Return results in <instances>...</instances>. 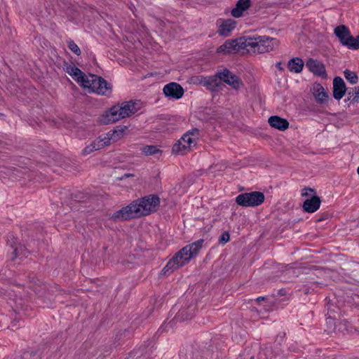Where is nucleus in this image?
Returning <instances> with one entry per match:
<instances>
[{"label":"nucleus","instance_id":"32","mask_svg":"<svg viewBox=\"0 0 359 359\" xmlns=\"http://www.w3.org/2000/svg\"><path fill=\"white\" fill-rule=\"evenodd\" d=\"M276 67L280 71L283 70V65L280 62L276 64Z\"/></svg>","mask_w":359,"mask_h":359},{"label":"nucleus","instance_id":"4","mask_svg":"<svg viewBox=\"0 0 359 359\" xmlns=\"http://www.w3.org/2000/svg\"><path fill=\"white\" fill-rule=\"evenodd\" d=\"M245 39L246 50L248 53H265L272 51L279 45L277 39L267 36H245Z\"/></svg>","mask_w":359,"mask_h":359},{"label":"nucleus","instance_id":"25","mask_svg":"<svg viewBox=\"0 0 359 359\" xmlns=\"http://www.w3.org/2000/svg\"><path fill=\"white\" fill-rule=\"evenodd\" d=\"M343 46H346L349 49L356 50L359 48V36L353 37L351 34L348 36V39L344 41Z\"/></svg>","mask_w":359,"mask_h":359},{"label":"nucleus","instance_id":"1","mask_svg":"<svg viewBox=\"0 0 359 359\" xmlns=\"http://www.w3.org/2000/svg\"><path fill=\"white\" fill-rule=\"evenodd\" d=\"M63 69L74 80L90 92L101 95H109L111 93L112 86L100 76L94 74L86 75L74 65L65 62Z\"/></svg>","mask_w":359,"mask_h":359},{"label":"nucleus","instance_id":"21","mask_svg":"<svg viewBox=\"0 0 359 359\" xmlns=\"http://www.w3.org/2000/svg\"><path fill=\"white\" fill-rule=\"evenodd\" d=\"M304 66V61L299 57H294L287 62V68L292 73H300Z\"/></svg>","mask_w":359,"mask_h":359},{"label":"nucleus","instance_id":"18","mask_svg":"<svg viewBox=\"0 0 359 359\" xmlns=\"http://www.w3.org/2000/svg\"><path fill=\"white\" fill-rule=\"evenodd\" d=\"M236 22L233 20H223L219 26L218 32L220 35L228 36L236 27Z\"/></svg>","mask_w":359,"mask_h":359},{"label":"nucleus","instance_id":"23","mask_svg":"<svg viewBox=\"0 0 359 359\" xmlns=\"http://www.w3.org/2000/svg\"><path fill=\"white\" fill-rule=\"evenodd\" d=\"M105 145L101 139L100 136L96 139L92 144L87 146L83 150V154H89L93 151L99 150L104 147Z\"/></svg>","mask_w":359,"mask_h":359},{"label":"nucleus","instance_id":"10","mask_svg":"<svg viewBox=\"0 0 359 359\" xmlns=\"http://www.w3.org/2000/svg\"><path fill=\"white\" fill-rule=\"evenodd\" d=\"M145 216L155 212L160 205V198L156 195H149L140 198Z\"/></svg>","mask_w":359,"mask_h":359},{"label":"nucleus","instance_id":"29","mask_svg":"<svg viewBox=\"0 0 359 359\" xmlns=\"http://www.w3.org/2000/svg\"><path fill=\"white\" fill-rule=\"evenodd\" d=\"M313 191V189L311 188H304L302 191V195L303 196H312Z\"/></svg>","mask_w":359,"mask_h":359},{"label":"nucleus","instance_id":"16","mask_svg":"<svg viewBox=\"0 0 359 359\" xmlns=\"http://www.w3.org/2000/svg\"><path fill=\"white\" fill-rule=\"evenodd\" d=\"M200 83L206 86L211 90H215L221 84V80L219 78L218 73L215 75L208 77H203L200 80Z\"/></svg>","mask_w":359,"mask_h":359},{"label":"nucleus","instance_id":"11","mask_svg":"<svg viewBox=\"0 0 359 359\" xmlns=\"http://www.w3.org/2000/svg\"><path fill=\"white\" fill-rule=\"evenodd\" d=\"M218 76L221 81H224L234 89H238L242 86V82L238 77L228 69H224L218 72Z\"/></svg>","mask_w":359,"mask_h":359},{"label":"nucleus","instance_id":"14","mask_svg":"<svg viewBox=\"0 0 359 359\" xmlns=\"http://www.w3.org/2000/svg\"><path fill=\"white\" fill-rule=\"evenodd\" d=\"M306 66L314 74L321 77L326 76L325 68L322 62L311 58L307 60Z\"/></svg>","mask_w":359,"mask_h":359},{"label":"nucleus","instance_id":"17","mask_svg":"<svg viewBox=\"0 0 359 359\" xmlns=\"http://www.w3.org/2000/svg\"><path fill=\"white\" fill-rule=\"evenodd\" d=\"M250 5V0H238L236 4V7L231 11V15L235 18L241 17L243 12L247 11Z\"/></svg>","mask_w":359,"mask_h":359},{"label":"nucleus","instance_id":"20","mask_svg":"<svg viewBox=\"0 0 359 359\" xmlns=\"http://www.w3.org/2000/svg\"><path fill=\"white\" fill-rule=\"evenodd\" d=\"M320 205V200L318 196H312L309 199H306L303 205V208L306 212H314Z\"/></svg>","mask_w":359,"mask_h":359},{"label":"nucleus","instance_id":"26","mask_svg":"<svg viewBox=\"0 0 359 359\" xmlns=\"http://www.w3.org/2000/svg\"><path fill=\"white\" fill-rule=\"evenodd\" d=\"M344 76L351 84H355L358 82L356 74L350 70L346 69L344 71Z\"/></svg>","mask_w":359,"mask_h":359},{"label":"nucleus","instance_id":"15","mask_svg":"<svg viewBox=\"0 0 359 359\" xmlns=\"http://www.w3.org/2000/svg\"><path fill=\"white\" fill-rule=\"evenodd\" d=\"M346 90V85L341 77H335L333 80V97L339 100L345 95Z\"/></svg>","mask_w":359,"mask_h":359},{"label":"nucleus","instance_id":"24","mask_svg":"<svg viewBox=\"0 0 359 359\" xmlns=\"http://www.w3.org/2000/svg\"><path fill=\"white\" fill-rule=\"evenodd\" d=\"M194 311L195 308L193 306L189 307L187 309H183L177 313L176 318L180 321L188 320L193 316Z\"/></svg>","mask_w":359,"mask_h":359},{"label":"nucleus","instance_id":"13","mask_svg":"<svg viewBox=\"0 0 359 359\" xmlns=\"http://www.w3.org/2000/svg\"><path fill=\"white\" fill-rule=\"evenodd\" d=\"M311 91L315 98V100L319 104H325L327 103L330 100V96L327 91L320 83H314L311 89Z\"/></svg>","mask_w":359,"mask_h":359},{"label":"nucleus","instance_id":"30","mask_svg":"<svg viewBox=\"0 0 359 359\" xmlns=\"http://www.w3.org/2000/svg\"><path fill=\"white\" fill-rule=\"evenodd\" d=\"M229 238H230V236H229V233L225 232V233H222V235L221 236L219 241L222 243H226V242H228L229 241Z\"/></svg>","mask_w":359,"mask_h":359},{"label":"nucleus","instance_id":"6","mask_svg":"<svg viewBox=\"0 0 359 359\" xmlns=\"http://www.w3.org/2000/svg\"><path fill=\"white\" fill-rule=\"evenodd\" d=\"M140 199L135 200L128 205L123 208L112 215L115 220H126L145 216Z\"/></svg>","mask_w":359,"mask_h":359},{"label":"nucleus","instance_id":"34","mask_svg":"<svg viewBox=\"0 0 359 359\" xmlns=\"http://www.w3.org/2000/svg\"><path fill=\"white\" fill-rule=\"evenodd\" d=\"M264 297H258V298L256 299V301L259 302L262 301V300H264Z\"/></svg>","mask_w":359,"mask_h":359},{"label":"nucleus","instance_id":"5","mask_svg":"<svg viewBox=\"0 0 359 359\" xmlns=\"http://www.w3.org/2000/svg\"><path fill=\"white\" fill-rule=\"evenodd\" d=\"M200 133L198 129H192L185 133L172 146V152L184 155L191 151L199 140Z\"/></svg>","mask_w":359,"mask_h":359},{"label":"nucleus","instance_id":"22","mask_svg":"<svg viewBox=\"0 0 359 359\" xmlns=\"http://www.w3.org/2000/svg\"><path fill=\"white\" fill-rule=\"evenodd\" d=\"M334 33L339 39L340 43L343 45L351 34V32L345 25H339L335 27Z\"/></svg>","mask_w":359,"mask_h":359},{"label":"nucleus","instance_id":"8","mask_svg":"<svg viewBox=\"0 0 359 359\" xmlns=\"http://www.w3.org/2000/svg\"><path fill=\"white\" fill-rule=\"evenodd\" d=\"M245 41V36L235 40H228L217 48V52L222 54H231L243 50H246Z\"/></svg>","mask_w":359,"mask_h":359},{"label":"nucleus","instance_id":"12","mask_svg":"<svg viewBox=\"0 0 359 359\" xmlns=\"http://www.w3.org/2000/svg\"><path fill=\"white\" fill-rule=\"evenodd\" d=\"M163 93L170 99L178 100L183 96L184 89L180 84L172 82L164 86Z\"/></svg>","mask_w":359,"mask_h":359},{"label":"nucleus","instance_id":"19","mask_svg":"<svg viewBox=\"0 0 359 359\" xmlns=\"http://www.w3.org/2000/svg\"><path fill=\"white\" fill-rule=\"evenodd\" d=\"M269 123L272 128L279 130H285L288 128L289 123L285 119L278 116H272L269 118Z\"/></svg>","mask_w":359,"mask_h":359},{"label":"nucleus","instance_id":"28","mask_svg":"<svg viewBox=\"0 0 359 359\" xmlns=\"http://www.w3.org/2000/svg\"><path fill=\"white\" fill-rule=\"evenodd\" d=\"M159 150L155 146H146L143 148V152L146 155H153L156 154Z\"/></svg>","mask_w":359,"mask_h":359},{"label":"nucleus","instance_id":"9","mask_svg":"<svg viewBox=\"0 0 359 359\" xmlns=\"http://www.w3.org/2000/svg\"><path fill=\"white\" fill-rule=\"evenodd\" d=\"M128 127L126 126H118L114 130H110L106 134L100 136L104 145H109L122 139L126 134Z\"/></svg>","mask_w":359,"mask_h":359},{"label":"nucleus","instance_id":"31","mask_svg":"<svg viewBox=\"0 0 359 359\" xmlns=\"http://www.w3.org/2000/svg\"><path fill=\"white\" fill-rule=\"evenodd\" d=\"M353 95L355 101L359 100V87H355L353 88Z\"/></svg>","mask_w":359,"mask_h":359},{"label":"nucleus","instance_id":"7","mask_svg":"<svg viewBox=\"0 0 359 359\" xmlns=\"http://www.w3.org/2000/svg\"><path fill=\"white\" fill-rule=\"evenodd\" d=\"M264 201V195L259 191H252L239 194L236 202L241 206L254 207L262 204Z\"/></svg>","mask_w":359,"mask_h":359},{"label":"nucleus","instance_id":"33","mask_svg":"<svg viewBox=\"0 0 359 359\" xmlns=\"http://www.w3.org/2000/svg\"><path fill=\"white\" fill-rule=\"evenodd\" d=\"M29 352H26L24 353V356H23V358L24 359H27L28 356L29 355Z\"/></svg>","mask_w":359,"mask_h":359},{"label":"nucleus","instance_id":"2","mask_svg":"<svg viewBox=\"0 0 359 359\" xmlns=\"http://www.w3.org/2000/svg\"><path fill=\"white\" fill-rule=\"evenodd\" d=\"M141 107L139 101L123 102L107 110L100 118V123L110 124L129 117L137 112Z\"/></svg>","mask_w":359,"mask_h":359},{"label":"nucleus","instance_id":"3","mask_svg":"<svg viewBox=\"0 0 359 359\" xmlns=\"http://www.w3.org/2000/svg\"><path fill=\"white\" fill-rule=\"evenodd\" d=\"M203 239H200L184 246L168 262L163 269L162 272L166 275L187 264L198 255L203 246Z\"/></svg>","mask_w":359,"mask_h":359},{"label":"nucleus","instance_id":"27","mask_svg":"<svg viewBox=\"0 0 359 359\" xmlns=\"http://www.w3.org/2000/svg\"><path fill=\"white\" fill-rule=\"evenodd\" d=\"M67 43H68V48L74 54H76V55H81V51L79 47L77 46V44H76V43H74V41L70 40Z\"/></svg>","mask_w":359,"mask_h":359}]
</instances>
